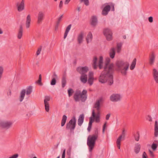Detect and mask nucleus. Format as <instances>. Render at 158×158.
I'll use <instances>...</instances> for the list:
<instances>
[{"label":"nucleus","instance_id":"nucleus-51","mask_svg":"<svg viewBox=\"0 0 158 158\" xmlns=\"http://www.w3.org/2000/svg\"><path fill=\"white\" fill-rule=\"evenodd\" d=\"M125 130H123L122 134L120 135V136H122V137H123V139H125Z\"/></svg>","mask_w":158,"mask_h":158},{"label":"nucleus","instance_id":"nucleus-11","mask_svg":"<svg viewBox=\"0 0 158 158\" xmlns=\"http://www.w3.org/2000/svg\"><path fill=\"white\" fill-rule=\"evenodd\" d=\"M102 101V98H100L96 100L95 103L94 105L93 108L96 109L97 112H99L100 107V104Z\"/></svg>","mask_w":158,"mask_h":158},{"label":"nucleus","instance_id":"nucleus-31","mask_svg":"<svg viewBox=\"0 0 158 158\" xmlns=\"http://www.w3.org/2000/svg\"><path fill=\"white\" fill-rule=\"evenodd\" d=\"M97 58L95 56L93 60V66L94 69H96L97 68Z\"/></svg>","mask_w":158,"mask_h":158},{"label":"nucleus","instance_id":"nucleus-24","mask_svg":"<svg viewBox=\"0 0 158 158\" xmlns=\"http://www.w3.org/2000/svg\"><path fill=\"white\" fill-rule=\"evenodd\" d=\"M31 21V18L30 15H28L26 18V26L27 28H29L30 27V24Z\"/></svg>","mask_w":158,"mask_h":158},{"label":"nucleus","instance_id":"nucleus-62","mask_svg":"<svg viewBox=\"0 0 158 158\" xmlns=\"http://www.w3.org/2000/svg\"><path fill=\"white\" fill-rule=\"evenodd\" d=\"M63 4V2L62 1H61L60 2L59 7L60 8H61L62 7V5Z\"/></svg>","mask_w":158,"mask_h":158},{"label":"nucleus","instance_id":"nucleus-42","mask_svg":"<svg viewBox=\"0 0 158 158\" xmlns=\"http://www.w3.org/2000/svg\"><path fill=\"white\" fill-rule=\"evenodd\" d=\"M4 71V68L2 66H0V80L2 77Z\"/></svg>","mask_w":158,"mask_h":158},{"label":"nucleus","instance_id":"nucleus-44","mask_svg":"<svg viewBox=\"0 0 158 158\" xmlns=\"http://www.w3.org/2000/svg\"><path fill=\"white\" fill-rule=\"evenodd\" d=\"M81 2H84L85 4L87 6L89 4V0H80Z\"/></svg>","mask_w":158,"mask_h":158},{"label":"nucleus","instance_id":"nucleus-29","mask_svg":"<svg viewBox=\"0 0 158 158\" xmlns=\"http://www.w3.org/2000/svg\"><path fill=\"white\" fill-rule=\"evenodd\" d=\"M92 38V34L90 32L89 33L86 38V41L88 43L91 41Z\"/></svg>","mask_w":158,"mask_h":158},{"label":"nucleus","instance_id":"nucleus-49","mask_svg":"<svg viewBox=\"0 0 158 158\" xmlns=\"http://www.w3.org/2000/svg\"><path fill=\"white\" fill-rule=\"evenodd\" d=\"M56 80L55 79H52L51 81V85H54L56 84Z\"/></svg>","mask_w":158,"mask_h":158},{"label":"nucleus","instance_id":"nucleus-35","mask_svg":"<svg viewBox=\"0 0 158 158\" xmlns=\"http://www.w3.org/2000/svg\"><path fill=\"white\" fill-rule=\"evenodd\" d=\"M67 119V117L65 115H63L62 117V120L61 123V126L63 127L65 125Z\"/></svg>","mask_w":158,"mask_h":158},{"label":"nucleus","instance_id":"nucleus-41","mask_svg":"<svg viewBox=\"0 0 158 158\" xmlns=\"http://www.w3.org/2000/svg\"><path fill=\"white\" fill-rule=\"evenodd\" d=\"M94 78H92L90 77H89L88 81V83L90 85H92L94 82Z\"/></svg>","mask_w":158,"mask_h":158},{"label":"nucleus","instance_id":"nucleus-8","mask_svg":"<svg viewBox=\"0 0 158 158\" xmlns=\"http://www.w3.org/2000/svg\"><path fill=\"white\" fill-rule=\"evenodd\" d=\"M77 70L81 75H83L86 74V73L89 70V69L87 66L79 67L77 68Z\"/></svg>","mask_w":158,"mask_h":158},{"label":"nucleus","instance_id":"nucleus-12","mask_svg":"<svg viewBox=\"0 0 158 158\" xmlns=\"http://www.w3.org/2000/svg\"><path fill=\"white\" fill-rule=\"evenodd\" d=\"M16 6L19 12L22 11L24 9V0H22L20 3L17 2L16 4Z\"/></svg>","mask_w":158,"mask_h":158},{"label":"nucleus","instance_id":"nucleus-28","mask_svg":"<svg viewBox=\"0 0 158 158\" xmlns=\"http://www.w3.org/2000/svg\"><path fill=\"white\" fill-rule=\"evenodd\" d=\"M122 139L123 140V137H122V136H119L117 140L116 144L117 147L119 149H120L121 141Z\"/></svg>","mask_w":158,"mask_h":158},{"label":"nucleus","instance_id":"nucleus-34","mask_svg":"<svg viewBox=\"0 0 158 158\" xmlns=\"http://www.w3.org/2000/svg\"><path fill=\"white\" fill-rule=\"evenodd\" d=\"M103 57L102 56L100 57L98 63V67L100 69H101L103 68Z\"/></svg>","mask_w":158,"mask_h":158},{"label":"nucleus","instance_id":"nucleus-60","mask_svg":"<svg viewBox=\"0 0 158 158\" xmlns=\"http://www.w3.org/2000/svg\"><path fill=\"white\" fill-rule=\"evenodd\" d=\"M65 149H64L63 151L62 156V158H65Z\"/></svg>","mask_w":158,"mask_h":158},{"label":"nucleus","instance_id":"nucleus-32","mask_svg":"<svg viewBox=\"0 0 158 158\" xmlns=\"http://www.w3.org/2000/svg\"><path fill=\"white\" fill-rule=\"evenodd\" d=\"M136 58L134 59L133 60V61L131 64L130 67V69L131 70H132L133 69H134L135 68V65H136Z\"/></svg>","mask_w":158,"mask_h":158},{"label":"nucleus","instance_id":"nucleus-13","mask_svg":"<svg viewBox=\"0 0 158 158\" xmlns=\"http://www.w3.org/2000/svg\"><path fill=\"white\" fill-rule=\"evenodd\" d=\"M50 100V97L48 96H46L45 97L44 100L45 109L46 111L48 112L49 110V105L48 101Z\"/></svg>","mask_w":158,"mask_h":158},{"label":"nucleus","instance_id":"nucleus-48","mask_svg":"<svg viewBox=\"0 0 158 158\" xmlns=\"http://www.w3.org/2000/svg\"><path fill=\"white\" fill-rule=\"evenodd\" d=\"M71 26H72V25L71 24L69 25L66 27L65 32L68 33L71 29Z\"/></svg>","mask_w":158,"mask_h":158},{"label":"nucleus","instance_id":"nucleus-64","mask_svg":"<svg viewBox=\"0 0 158 158\" xmlns=\"http://www.w3.org/2000/svg\"><path fill=\"white\" fill-rule=\"evenodd\" d=\"M68 32H65L64 35V39H65L66 38V37L67 36V35H68Z\"/></svg>","mask_w":158,"mask_h":158},{"label":"nucleus","instance_id":"nucleus-56","mask_svg":"<svg viewBox=\"0 0 158 158\" xmlns=\"http://www.w3.org/2000/svg\"><path fill=\"white\" fill-rule=\"evenodd\" d=\"M52 79H55V80H56V79L57 78V75L56 74V73H54L52 76Z\"/></svg>","mask_w":158,"mask_h":158},{"label":"nucleus","instance_id":"nucleus-52","mask_svg":"<svg viewBox=\"0 0 158 158\" xmlns=\"http://www.w3.org/2000/svg\"><path fill=\"white\" fill-rule=\"evenodd\" d=\"M92 126V124L89 123L88 127L87 128V130L89 132L91 129Z\"/></svg>","mask_w":158,"mask_h":158},{"label":"nucleus","instance_id":"nucleus-59","mask_svg":"<svg viewBox=\"0 0 158 158\" xmlns=\"http://www.w3.org/2000/svg\"><path fill=\"white\" fill-rule=\"evenodd\" d=\"M106 122L105 123L104 125L103 126V129H102V133H104L105 132V129L106 127Z\"/></svg>","mask_w":158,"mask_h":158},{"label":"nucleus","instance_id":"nucleus-63","mask_svg":"<svg viewBox=\"0 0 158 158\" xmlns=\"http://www.w3.org/2000/svg\"><path fill=\"white\" fill-rule=\"evenodd\" d=\"M110 114H108L106 116V120H108L110 116Z\"/></svg>","mask_w":158,"mask_h":158},{"label":"nucleus","instance_id":"nucleus-37","mask_svg":"<svg viewBox=\"0 0 158 158\" xmlns=\"http://www.w3.org/2000/svg\"><path fill=\"white\" fill-rule=\"evenodd\" d=\"M122 44L121 43H118L117 44V51L118 53H119L121 50Z\"/></svg>","mask_w":158,"mask_h":158},{"label":"nucleus","instance_id":"nucleus-5","mask_svg":"<svg viewBox=\"0 0 158 158\" xmlns=\"http://www.w3.org/2000/svg\"><path fill=\"white\" fill-rule=\"evenodd\" d=\"M76 122V118L73 116L69 123L67 124L66 128L67 129H70L71 131H73L75 127Z\"/></svg>","mask_w":158,"mask_h":158},{"label":"nucleus","instance_id":"nucleus-3","mask_svg":"<svg viewBox=\"0 0 158 158\" xmlns=\"http://www.w3.org/2000/svg\"><path fill=\"white\" fill-rule=\"evenodd\" d=\"M87 91L84 89L82 92L79 90H77L74 95L73 98L75 101H79L80 99L82 102H85L87 98Z\"/></svg>","mask_w":158,"mask_h":158},{"label":"nucleus","instance_id":"nucleus-33","mask_svg":"<svg viewBox=\"0 0 158 158\" xmlns=\"http://www.w3.org/2000/svg\"><path fill=\"white\" fill-rule=\"evenodd\" d=\"M133 135L135 140L136 141H139L140 137V135L139 132L137 131L136 132V134L134 133H133Z\"/></svg>","mask_w":158,"mask_h":158},{"label":"nucleus","instance_id":"nucleus-58","mask_svg":"<svg viewBox=\"0 0 158 158\" xmlns=\"http://www.w3.org/2000/svg\"><path fill=\"white\" fill-rule=\"evenodd\" d=\"M142 158H147L146 153L145 152H143V153Z\"/></svg>","mask_w":158,"mask_h":158},{"label":"nucleus","instance_id":"nucleus-20","mask_svg":"<svg viewBox=\"0 0 158 158\" xmlns=\"http://www.w3.org/2000/svg\"><path fill=\"white\" fill-rule=\"evenodd\" d=\"M98 20L96 16H93L92 17L91 20V24L93 27H95L97 24Z\"/></svg>","mask_w":158,"mask_h":158},{"label":"nucleus","instance_id":"nucleus-4","mask_svg":"<svg viewBox=\"0 0 158 158\" xmlns=\"http://www.w3.org/2000/svg\"><path fill=\"white\" fill-rule=\"evenodd\" d=\"M97 135H94L87 139V144L89 146V151L91 152L93 149L95 144V141L97 139Z\"/></svg>","mask_w":158,"mask_h":158},{"label":"nucleus","instance_id":"nucleus-16","mask_svg":"<svg viewBox=\"0 0 158 158\" xmlns=\"http://www.w3.org/2000/svg\"><path fill=\"white\" fill-rule=\"evenodd\" d=\"M23 29L22 25L19 26V28L17 34V38L18 39H20L21 38L23 34Z\"/></svg>","mask_w":158,"mask_h":158},{"label":"nucleus","instance_id":"nucleus-21","mask_svg":"<svg viewBox=\"0 0 158 158\" xmlns=\"http://www.w3.org/2000/svg\"><path fill=\"white\" fill-rule=\"evenodd\" d=\"M154 136L155 137L158 136V123L157 120L155 121V123Z\"/></svg>","mask_w":158,"mask_h":158},{"label":"nucleus","instance_id":"nucleus-45","mask_svg":"<svg viewBox=\"0 0 158 158\" xmlns=\"http://www.w3.org/2000/svg\"><path fill=\"white\" fill-rule=\"evenodd\" d=\"M36 83L39 84L40 85H42V83H41V74H40L39 75V79L36 81Z\"/></svg>","mask_w":158,"mask_h":158},{"label":"nucleus","instance_id":"nucleus-36","mask_svg":"<svg viewBox=\"0 0 158 158\" xmlns=\"http://www.w3.org/2000/svg\"><path fill=\"white\" fill-rule=\"evenodd\" d=\"M95 119L96 123H99L100 121V112H96V114L95 113Z\"/></svg>","mask_w":158,"mask_h":158},{"label":"nucleus","instance_id":"nucleus-1","mask_svg":"<svg viewBox=\"0 0 158 158\" xmlns=\"http://www.w3.org/2000/svg\"><path fill=\"white\" fill-rule=\"evenodd\" d=\"M113 71L110 68L108 70H104L101 73L99 77V81L102 83H105L108 81L109 84L111 85L113 83Z\"/></svg>","mask_w":158,"mask_h":158},{"label":"nucleus","instance_id":"nucleus-47","mask_svg":"<svg viewBox=\"0 0 158 158\" xmlns=\"http://www.w3.org/2000/svg\"><path fill=\"white\" fill-rule=\"evenodd\" d=\"M109 4L110 6V9L111 8V10L114 11V4L112 3H109Z\"/></svg>","mask_w":158,"mask_h":158},{"label":"nucleus","instance_id":"nucleus-61","mask_svg":"<svg viewBox=\"0 0 158 158\" xmlns=\"http://www.w3.org/2000/svg\"><path fill=\"white\" fill-rule=\"evenodd\" d=\"M148 21L150 23L153 22V18L152 16H150L148 18Z\"/></svg>","mask_w":158,"mask_h":158},{"label":"nucleus","instance_id":"nucleus-50","mask_svg":"<svg viewBox=\"0 0 158 158\" xmlns=\"http://www.w3.org/2000/svg\"><path fill=\"white\" fill-rule=\"evenodd\" d=\"M94 73L92 72H90L89 74V77L94 78Z\"/></svg>","mask_w":158,"mask_h":158},{"label":"nucleus","instance_id":"nucleus-22","mask_svg":"<svg viewBox=\"0 0 158 158\" xmlns=\"http://www.w3.org/2000/svg\"><path fill=\"white\" fill-rule=\"evenodd\" d=\"M141 148V145L139 143H136L135 145L134 148V152L135 153L137 154L140 152Z\"/></svg>","mask_w":158,"mask_h":158},{"label":"nucleus","instance_id":"nucleus-55","mask_svg":"<svg viewBox=\"0 0 158 158\" xmlns=\"http://www.w3.org/2000/svg\"><path fill=\"white\" fill-rule=\"evenodd\" d=\"M147 119L150 122H152V118L150 115L147 116Z\"/></svg>","mask_w":158,"mask_h":158},{"label":"nucleus","instance_id":"nucleus-30","mask_svg":"<svg viewBox=\"0 0 158 158\" xmlns=\"http://www.w3.org/2000/svg\"><path fill=\"white\" fill-rule=\"evenodd\" d=\"M26 93V90L25 89H23L20 93V95L19 98L20 101L21 102L24 98L25 94Z\"/></svg>","mask_w":158,"mask_h":158},{"label":"nucleus","instance_id":"nucleus-17","mask_svg":"<svg viewBox=\"0 0 158 158\" xmlns=\"http://www.w3.org/2000/svg\"><path fill=\"white\" fill-rule=\"evenodd\" d=\"M155 59V54L153 52H152L150 55L149 58V63L151 65H152L154 64Z\"/></svg>","mask_w":158,"mask_h":158},{"label":"nucleus","instance_id":"nucleus-7","mask_svg":"<svg viewBox=\"0 0 158 158\" xmlns=\"http://www.w3.org/2000/svg\"><path fill=\"white\" fill-rule=\"evenodd\" d=\"M103 33L107 40L110 41L112 40V33L110 29L105 28L104 30Z\"/></svg>","mask_w":158,"mask_h":158},{"label":"nucleus","instance_id":"nucleus-18","mask_svg":"<svg viewBox=\"0 0 158 158\" xmlns=\"http://www.w3.org/2000/svg\"><path fill=\"white\" fill-rule=\"evenodd\" d=\"M85 116L83 114H80L78 119L77 123L78 125L81 126L83 123Z\"/></svg>","mask_w":158,"mask_h":158},{"label":"nucleus","instance_id":"nucleus-25","mask_svg":"<svg viewBox=\"0 0 158 158\" xmlns=\"http://www.w3.org/2000/svg\"><path fill=\"white\" fill-rule=\"evenodd\" d=\"M81 81L83 83H85L87 81V74L81 75L80 77Z\"/></svg>","mask_w":158,"mask_h":158},{"label":"nucleus","instance_id":"nucleus-38","mask_svg":"<svg viewBox=\"0 0 158 158\" xmlns=\"http://www.w3.org/2000/svg\"><path fill=\"white\" fill-rule=\"evenodd\" d=\"M32 87L31 86H29L27 88L26 94L27 95L30 94L32 92Z\"/></svg>","mask_w":158,"mask_h":158},{"label":"nucleus","instance_id":"nucleus-14","mask_svg":"<svg viewBox=\"0 0 158 158\" xmlns=\"http://www.w3.org/2000/svg\"><path fill=\"white\" fill-rule=\"evenodd\" d=\"M110 10V6L109 5H106L104 7L102 11V14L103 15H107Z\"/></svg>","mask_w":158,"mask_h":158},{"label":"nucleus","instance_id":"nucleus-57","mask_svg":"<svg viewBox=\"0 0 158 158\" xmlns=\"http://www.w3.org/2000/svg\"><path fill=\"white\" fill-rule=\"evenodd\" d=\"M63 16L62 15H61L60 17L58 19V21L57 22L56 24H59L60 22L61 19V18H62Z\"/></svg>","mask_w":158,"mask_h":158},{"label":"nucleus","instance_id":"nucleus-19","mask_svg":"<svg viewBox=\"0 0 158 158\" xmlns=\"http://www.w3.org/2000/svg\"><path fill=\"white\" fill-rule=\"evenodd\" d=\"M153 75L155 81L158 83V71L155 69H153Z\"/></svg>","mask_w":158,"mask_h":158},{"label":"nucleus","instance_id":"nucleus-9","mask_svg":"<svg viewBox=\"0 0 158 158\" xmlns=\"http://www.w3.org/2000/svg\"><path fill=\"white\" fill-rule=\"evenodd\" d=\"M12 123L10 121H1L0 122V126L2 128L8 129L12 126Z\"/></svg>","mask_w":158,"mask_h":158},{"label":"nucleus","instance_id":"nucleus-43","mask_svg":"<svg viewBox=\"0 0 158 158\" xmlns=\"http://www.w3.org/2000/svg\"><path fill=\"white\" fill-rule=\"evenodd\" d=\"M68 92L69 97H70L72 95L74 91L72 89L70 88L68 90Z\"/></svg>","mask_w":158,"mask_h":158},{"label":"nucleus","instance_id":"nucleus-46","mask_svg":"<svg viewBox=\"0 0 158 158\" xmlns=\"http://www.w3.org/2000/svg\"><path fill=\"white\" fill-rule=\"evenodd\" d=\"M42 50V46H40L39 48L38 49V50L36 52V55L38 56L40 53V52Z\"/></svg>","mask_w":158,"mask_h":158},{"label":"nucleus","instance_id":"nucleus-23","mask_svg":"<svg viewBox=\"0 0 158 158\" xmlns=\"http://www.w3.org/2000/svg\"><path fill=\"white\" fill-rule=\"evenodd\" d=\"M95 117V111L94 110H93L92 111V114L91 116L89 118V123L92 124V123L94 122Z\"/></svg>","mask_w":158,"mask_h":158},{"label":"nucleus","instance_id":"nucleus-10","mask_svg":"<svg viewBox=\"0 0 158 158\" xmlns=\"http://www.w3.org/2000/svg\"><path fill=\"white\" fill-rule=\"evenodd\" d=\"M121 95L118 94H114L111 95L110 97V100L113 102L120 101L121 98Z\"/></svg>","mask_w":158,"mask_h":158},{"label":"nucleus","instance_id":"nucleus-40","mask_svg":"<svg viewBox=\"0 0 158 158\" xmlns=\"http://www.w3.org/2000/svg\"><path fill=\"white\" fill-rule=\"evenodd\" d=\"M156 142L158 143V141H156ZM158 146V143L156 144L153 143L152 145L151 148L152 149L155 151L156 150L157 148V147Z\"/></svg>","mask_w":158,"mask_h":158},{"label":"nucleus","instance_id":"nucleus-54","mask_svg":"<svg viewBox=\"0 0 158 158\" xmlns=\"http://www.w3.org/2000/svg\"><path fill=\"white\" fill-rule=\"evenodd\" d=\"M18 156V155L17 154H15L9 158H17Z\"/></svg>","mask_w":158,"mask_h":158},{"label":"nucleus","instance_id":"nucleus-2","mask_svg":"<svg viewBox=\"0 0 158 158\" xmlns=\"http://www.w3.org/2000/svg\"><path fill=\"white\" fill-rule=\"evenodd\" d=\"M129 66V64L128 62L118 60L116 62L115 69L116 71L120 73L122 75L125 76L127 75Z\"/></svg>","mask_w":158,"mask_h":158},{"label":"nucleus","instance_id":"nucleus-27","mask_svg":"<svg viewBox=\"0 0 158 158\" xmlns=\"http://www.w3.org/2000/svg\"><path fill=\"white\" fill-rule=\"evenodd\" d=\"M83 33L82 32H81L79 34L77 37V41L79 44H81L82 42L83 38Z\"/></svg>","mask_w":158,"mask_h":158},{"label":"nucleus","instance_id":"nucleus-15","mask_svg":"<svg viewBox=\"0 0 158 158\" xmlns=\"http://www.w3.org/2000/svg\"><path fill=\"white\" fill-rule=\"evenodd\" d=\"M44 16V14L42 11L40 12L38 14L37 23L38 24L41 23L43 19Z\"/></svg>","mask_w":158,"mask_h":158},{"label":"nucleus","instance_id":"nucleus-53","mask_svg":"<svg viewBox=\"0 0 158 158\" xmlns=\"http://www.w3.org/2000/svg\"><path fill=\"white\" fill-rule=\"evenodd\" d=\"M149 154H150V156L152 157H154V155L153 152L150 150H149Z\"/></svg>","mask_w":158,"mask_h":158},{"label":"nucleus","instance_id":"nucleus-26","mask_svg":"<svg viewBox=\"0 0 158 158\" xmlns=\"http://www.w3.org/2000/svg\"><path fill=\"white\" fill-rule=\"evenodd\" d=\"M115 52V48H112L110 50L109 55L110 57L113 59L114 57Z\"/></svg>","mask_w":158,"mask_h":158},{"label":"nucleus","instance_id":"nucleus-39","mask_svg":"<svg viewBox=\"0 0 158 158\" xmlns=\"http://www.w3.org/2000/svg\"><path fill=\"white\" fill-rule=\"evenodd\" d=\"M66 80L65 77L63 76L62 80V88H64L66 84Z\"/></svg>","mask_w":158,"mask_h":158},{"label":"nucleus","instance_id":"nucleus-6","mask_svg":"<svg viewBox=\"0 0 158 158\" xmlns=\"http://www.w3.org/2000/svg\"><path fill=\"white\" fill-rule=\"evenodd\" d=\"M110 60L109 58H106L105 62V65L104 68V69L106 70H108L109 68H110L111 69L112 71H114V64H110Z\"/></svg>","mask_w":158,"mask_h":158}]
</instances>
